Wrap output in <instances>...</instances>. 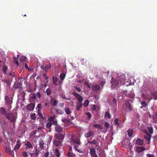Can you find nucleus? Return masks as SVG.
<instances>
[{
    "label": "nucleus",
    "mask_w": 157,
    "mask_h": 157,
    "mask_svg": "<svg viewBox=\"0 0 157 157\" xmlns=\"http://www.w3.org/2000/svg\"><path fill=\"white\" fill-rule=\"evenodd\" d=\"M149 114V117L150 118H152L153 119V122L154 123H156L157 122V113H155L153 114L152 116Z\"/></svg>",
    "instance_id": "14"
},
{
    "label": "nucleus",
    "mask_w": 157,
    "mask_h": 157,
    "mask_svg": "<svg viewBox=\"0 0 157 157\" xmlns=\"http://www.w3.org/2000/svg\"><path fill=\"white\" fill-rule=\"evenodd\" d=\"M86 114L87 116L88 119V120H90L91 117V113L89 112H87L86 113Z\"/></svg>",
    "instance_id": "40"
},
{
    "label": "nucleus",
    "mask_w": 157,
    "mask_h": 157,
    "mask_svg": "<svg viewBox=\"0 0 157 157\" xmlns=\"http://www.w3.org/2000/svg\"><path fill=\"white\" fill-rule=\"evenodd\" d=\"M4 99L7 104L6 105L10 109H11V104L13 102V98L6 95Z\"/></svg>",
    "instance_id": "5"
},
{
    "label": "nucleus",
    "mask_w": 157,
    "mask_h": 157,
    "mask_svg": "<svg viewBox=\"0 0 157 157\" xmlns=\"http://www.w3.org/2000/svg\"><path fill=\"white\" fill-rule=\"evenodd\" d=\"M43 76L46 80H48L49 78L48 77L46 73H44L43 74Z\"/></svg>",
    "instance_id": "55"
},
{
    "label": "nucleus",
    "mask_w": 157,
    "mask_h": 157,
    "mask_svg": "<svg viewBox=\"0 0 157 157\" xmlns=\"http://www.w3.org/2000/svg\"><path fill=\"white\" fill-rule=\"evenodd\" d=\"M140 104L144 107H146L147 106V105L145 101H142Z\"/></svg>",
    "instance_id": "41"
},
{
    "label": "nucleus",
    "mask_w": 157,
    "mask_h": 157,
    "mask_svg": "<svg viewBox=\"0 0 157 157\" xmlns=\"http://www.w3.org/2000/svg\"><path fill=\"white\" fill-rule=\"evenodd\" d=\"M31 98L33 99H35L36 98V94H33L31 96Z\"/></svg>",
    "instance_id": "61"
},
{
    "label": "nucleus",
    "mask_w": 157,
    "mask_h": 157,
    "mask_svg": "<svg viewBox=\"0 0 157 157\" xmlns=\"http://www.w3.org/2000/svg\"><path fill=\"white\" fill-rule=\"evenodd\" d=\"M74 88L79 92H80L81 91V90L80 88L77 87V86H75Z\"/></svg>",
    "instance_id": "58"
},
{
    "label": "nucleus",
    "mask_w": 157,
    "mask_h": 157,
    "mask_svg": "<svg viewBox=\"0 0 157 157\" xmlns=\"http://www.w3.org/2000/svg\"><path fill=\"white\" fill-rule=\"evenodd\" d=\"M128 145H124L123 144V146L124 147H126V148L129 149V150H132V145L129 142H128Z\"/></svg>",
    "instance_id": "23"
},
{
    "label": "nucleus",
    "mask_w": 157,
    "mask_h": 157,
    "mask_svg": "<svg viewBox=\"0 0 157 157\" xmlns=\"http://www.w3.org/2000/svg\"><path fill=\"white\" fill-rule=\"evenodd\" d=\"M21 145V142L20 140H18L16 142V144L14 147L13 149L15 151H17L19 149Z\"/></svg>",
    "instance_id": "9"
},
{
    "label": "nucleus",
    "mask_w": 157,
    "mask_h": 157,
    "mask_svg": "<svg viewBox=\"0 0 157 157\" xmlns=\"http://www.w3.org/2000/svg\"><path fill=\"white\" fill-rule=\"evenodd\" d=\"M39 143L40 147L42 149H44V143L43 141L41 140L39 142Z\"/></svg>",
    "instance_id": "31"
},
{
    "label": "nucleus",
    "mask_w": 157,
    "mask_h": 157,
    "mask_svg": "<svg viewBox=\"0 0 157 157\" xmlns=\"http://www.w3.org/2000/svg\"><path fill=\"white\" fill-rule=\"evenodd\" d=\"M129 137H133L135 135V132L132 128L128 129L127 131Z\"/></svg>",
    "instance_id": "13"
},
{
    "label": "nucleus",
    "mask_w": 157,
    "mask_h": 157,
    "mask_svg": "<svg viewBox=\"0 0 157 157\" xmlns=\"http://www.w3.org/2000/svg\"><path fill=\"white\" fill-rule=\"evenodd\" d=\"M8 68V67L6 66H3L2 69V71H3V73L5 74L6 72V70Z\"/></svg>",
    "instance_id": "37"
},
{
    "label": "nucleus",
    "mask_w": 157,
    "mask_h": 157,
    "mask_svg": "<svg viewBox=\"0 0 157 157\" xmlns=\"http://www.w3.org/2000/svg\"><path fill=\"white\" fill-rule=\"evenodd\" d=\"M30 117H31V119L34 120H35L36 118V114L35 113H33L31 114L30 115Z\"/></svg>",
    "instance_id": "38"
},
{
    "label": "nucleus",
    "mask_w": 157,
    "mask_h": 157,
    "mask_svg": "<svg viewBox=\"0 0 157 157\" xmlns=\"http://www.w3.org/2000/svg\"><path fill=\"white\" fill-rule=\"evenodd\" d=\"M51 99L50 101V103L53 106H57L58 103L57 100L54 98H52L51 97Z\"/></svg>",
    "instance_id": "15"
},
{
    "label": "nucleus",
    "mask_w": 157,
    "mask_h": 157,
    "mask_svg": "<svg viewBox=\"0 0 157 157\" xmlns=\"http://www.w3.org/2000/svg\"><path fill=\"white\" fill-rule=\"evenodd\" d=\"M142 132L144 134L143 136L147 141L150 142L151 135L153 132V128H143L141 130Z\"/></svg>",
    "instance_id": "1"
},
{
    "label": "nucleus",
    "mask_w": 157,
    "mask_h": 157,
    "mask_svg": "<svg viewBox=\"0 0 157 157\" xmlns=\"http://www.w3.org/2000/svg\"><path fill=\"white\" fill-rule=\"evenodd\" d=\"M48 155H49V152H48L45 153L44 155V156L45 157H48Z\"/></svg>",
    "instance_id": "64"
},
{
    "label": "nucleus",
    "mask_w": 157,
    "mask_h": 157,
    "mask_svg": "<svg viewBox=\"0 0 157 157\" xmlns=\"http://www.w3.org/2000/svg\"><path fill=\"white\" fill-rule=\"evenodd\" d=\"M17 58L14 57H13V61H14V63H15L17 66H18L19 65V63L17 59L18 57L19 56V55H17Z\"/></svg>",
    "instance_id": "29"
},
{
    "label": "nucleus",
    "mask_w": 157,
    "mask_h": 157,
    "mask_svg": "<svg viewBox=\"0 0 157 157\" xmlns=\"http://www.w3.org/2000/svg\"><path fill=\"white\" fill-rule=\"evenodd\" d=\"M22 155L24 157H27L28 154L26 151H24L22 153Z\"/></svg>",
    "instance_id": "53"
},
{
    "label": "nucleus",
    "mask_w": 157,
    "mask_h": 157,
    "mask_svg": "<svg viewBox=\"0 0 157 157\" xmlns=\"http://www.w3.org/2000/svg\"><path fill=\"white\" fill-rule=\"evenodd\" d=\"M51 119V122H48L46 124V128H50L52 125V122H53V117H51L50 118Z\"/></svg>",
    "instance_id": "24"
},
{
    "label": "nucleus",
    "mask_w": 157,
    "mask_h": 157,
    "mask_svg": "<svg viewBox=\"0 0 157 157\" xmlns=\"http://www.w3.org/2000/svg\"><path fill=\"white\" fill-rule=\"evenodd\" d=\"M5 150L6 152L11 155H14L13 150H11L9 146H6L5 147Z\"/></svg>",
    "instance_id": "10"
},
{
    "label": "nucleus",
    "mask_w": 157,
    "mask_h": 157,
    "mask_svg": "<svg viewBox=\"0 0 157 157\" xmlns=\"http://www.w3.org/2000/svg\"><path fill=\"white\" fill-rule=\"evenodd\" d=\"M84 84L86 85L89 88H90L91 87V84L88 83L87 81H85L84 82Z\"/></svg>",
    "instance_id": "47"
},
{
    "label": "nucleus",
    "mask_w": 157,
    "mask_h": 157,
    "mask_svg": "<svg viewBox=\"0 0 157 157\" xmlns=\"http://www.w3.org/2000/svg\"><path fill=\"white\" fill-rule=\"evenodd\" d=\"M34 107L35 104L33 103H31L26 106L27 109L29 111L33 110L34 109Z\"/></svg>",
    "instance_id": "12"
},
{
    "label": "nucleus",
    "mask_w": 157,
    "mask_h": 157,
    "mask_svg": "<svg viewBox=\"0 0 157 157\" xmlns=\"http://www.w3.org/2000/svg\"><path fill=\"white\" fill-rule=\"evenodd\" d=\"M141 96V97L143 99H145L146 100H149V102H150V101L152 99V97L150 95L148 94H142Z\"/></svg>",
    "instance_id": "7"
},
{
    "label": "nucleus",
    "mask_w": 157,
    "mask_h": 157,
    "mask_svg": "<svg viewBox=\"0 0 157 157\" xmlns=\"http://www.w3.org/2000/svg\"><path fill=\"white\" fill-rule=\"evenodd\" d=\"M30 154L32 157H36L37 156L35 152L32 153H30Z\"/></svg>",
    "instance_id": "49"
},
{
    "label": "nucleus",
    "mask_w": 157,
    "mask_h": 157,
    "mask_svg": "<svg viewBox=\"0 0 157 157\" xmlns=\"http://www.w3.org/2000/svg\"><path fill=\"white\" fill-rule=\"evenodd\" d=\"M21 85L22 84L21 82H15L14 83L13 87L14 89H18L19 90H20L22 88L21 87Z\"/></svg>",
    "instance_id": "11"
},
{
    "label": "nucleus",
    "mask_w": 157,
    "mask_h": 157,
    "mask_svg": "<svg viewBox=\"0 0 157 157\" xmlns=\"http://www.w3.org/2000/svg\"><path fill=\"white\" fill-rule=\"evenodd\" d=\"M7 113H6V110L3 107L0 108V113L5 115L6 117V114Z\"/></svg>",
    "instance_id": "20"
},
{
    "label": "nucleus",
    "mask_w": 157,
    "mask_h": 157,
    "mask_svg": "<svg viewBox=\"0 0 157 157\" xmlns=\"http://www.w3.org/2000/svg\"><path fill=\"white\" fill-rule=\"evenodd\" d=\"M80 156V157H88L87 154H81Z\"/></svg>",
    "instance_id": "59"
},
{
    "label": "nucleus",
    "mask_w": 157,
    "mask_h": 157,
    "mask_svg": "<svg viewBox=\"0 0 157 157\" xmlns=\"http://www.w3.org/2000/svg\"><path fill=\"white\" fill-rule=\"evenodd\" d=\"M92 89L94 91H97L100 89V86L97 84L93 85L92 87Z\"/></svg>",
    "instance_id": "22"
},
{
    "label": "nucleus",
    "mask_w": 157,
    "mask_h": 157,
    "mask_svg": "<svg viewBox=\"0 0 157 157\" xmlns=\"http://www.w3.org/2000/svg\"><path fill=\"white\" fill-rule=\"evenodd\" d=\"M55 154L57 157H60V153L58 149H56L55 150Z\"/></svg>",
    "instance_id": "32"
},
{
    "label": "nucleus",
    "mask_w": 157,
    "mask_h": 157,
    "mask_svg": "<svg viewBox=\"0 0 157 157\" xmlns=\"http://www.w3.org/2000/svg\"><path fill=\"white\" fill-rule=\"evenodd\" d=\"M25 147L26 150H31L33 149V146L29 141L25 142Z\"/></svg>",
    "instance_id": "6"
},
{
    "label": "nucleus",
    "mask_w": 157,
    "mask_h": 157,
    "mask_svg": "<svg viewBox=\"0 0 157 157\" xmlns=\"http://www.w3.org/2000/svg\"><path fill=\"white\" fill-rule=\"evenodd\" d=\"M65 111L66 114H69L71 113L70 110L68 108L65 109Z\"/></svg>",
    "instance_id": "42"
},
{
    "label": "nucleus",
    "mask_w": 157,
    "mask_h": 157,
    "mask_svg": "<svg viewBox=\"0 0 157 157\" xmlns=\"http://www.w3.org/2000/svg\"><path fill=\"white\" fill-rule=\"evenodd\" d=\"M136 143L137 144L142 145L143 144V140L138 139L136 140Z\"/></svg>",
    "instance_id": "26"
},
{
    "label": "nucleus",
    "mask_w": 157,
    "mask_h": 157,
    "mask_svg": "<svg viewBox=\"0 0 157 157\" xmlns=\"http://www.w3.org/2000/svg\"><path fill=\"white\" fill-rule=\"evenodd\" d=\"M55 136L58 140H63L64 138V135L63 134H55Z\"/></svg>",
    "instance_id": "16"
},
{
    "label": "nucleus",
    "mask_w": 157,
    "mask_h": 157,
    "mask_svg": "<svg viewBox=\"0 0 157 157\" xmlns=\"http://www.w3.org/2000/svg\"><path fill=\"white\" fill-rule=\"evenodd\" d=\"M125 77L124 76H123V77H120L119 80L120 82H124L125 80Z\"/></svg>",
    "instance_id": "44"
},
{
    "label": "nucleus",
    "mask_w": 157,
    "mask_h": 157,
    "mask_svg": "<svg viewBox=\"0 0 157 157\" xmlns=\"http://www.w3.org/2000/svg\"><path fill=\"white\" fill-rule=\"evenodd\" d=\"M147 157H155V155L153 154H148L146 155Z\"/></svg>",
    "instance_id": "48"
},
{
    "label": "nucleus",
    "mask_w": 157,
    "mask_h": 157,
    "mask_svg": "<svg viewBox=\"0 0 157 157\" xmlns=\"http://www.w3.org/2000/svg\"><path fill=\"white\" fill-rule=\"evenodd\" d=\"M38 115L40 118L41 119H43L44 117L41 113L38 112Z\"/></svg>",
    "instance_id": "56"
},
{
    "label": "nucleus",
    "mask_w": 157,
    "mask_h": 157,
    "mask_svg": "<svg viewBox=\"0 0 157 157\" xmlns=\"http://www.w3.org/2000/svg\"><path fill=\"white\" fill-rule=\"evenodd\" d=\"M78 152H79L80 153H82V154H83L84 153L83 151L81 149H79L78 151Z\"/></svg>",
    "instance_id": "63"
},
{
    "label": "nucleus",
    "mask_w": 157,
    "mask_h": 157,
    "mask_svg": "<svg viewBox=\"0 0 157 157\" xmlns=\"http://www.w3.org/2000/svg\"><path fill=\"white\" fill-rule=\"evenodd\" d=\"M65 75L63 73H61L60 75V77L61 79L63 80L65 77Z\"/></svg>",
    "instance_id": "45"
},
{
    "label": "nucleus",
    "mask_w": 157,
    "mask_h": 157,
    "mask_svg": "<svg viewBox=\"0 0 157 157\" xmlns=\"http://www.w3.org/2000/svg\"><path fill=\"white\" fill-rule=\"evenodd\" d=\"M6 117L8 120H9L14 125L16 121V117L11 113H8L6 115Z\"/></svg>",
    "instance_id": "4"
},
{
    "label": "nucleus",
    "mask_w": 157,
    "mask_h": 157,
    "mask_svg": "<svg viewBox=\"0 0 157 157\" xmlns=\"http://www.w3.org/2000/svg\"><path fill=\"white\" fill-rule=\"evenodd\" d=\"M52 80L53 83V84L56 85H58L60 83V82L59 81V80L56 78H55L54 77H52Z\"/></svg>",
    "instance_id": "18"
},
{
    "label": "nucleus",
    "mask_w": 157,
    "mask_h": 157,
    "mask_svg": "<svg viewBox=\"0 0 157 157\" xmlns=\"http://www.w3.org/2000/svg\"><path fill=\"white\" fill-rule=\"evenodd\" d=\"M89 104V101L88 100H85L83 104V105L85 107H86L88 106Z\"/></svg>",
    "instance_id": "35"
},
{
    "label": "nucleus",
    "mask_w": 157,
    "mask_h": 157,
    "mask_svg": "<svg viewBox=\"0 0 157 157\" xmlns=\"http://www.w3.org/2000/svg\"><path fill=\"white\" fill-rule=\"evenodd\" d=\"M67 157H76V155L71 151L68 152L67 154Z\"/></svg>",
    "instance_id": "25"
},
{
    "label": "nucleus",
    "mask_w": 157,
    "mask_h": 157,
    "mask_svg": "<svg viewBox=\"0 0 157 157\" xmlns=\"http://www.w3.org/2000/svg\"><path fill=\"white\" fill-rule=\"evenodd\" d=\"M36 97L39 98H40L41 95L40 94L39 92H37L36 94Z\"/></svg>",
    "instance_id": "52"
},
{
    "label": "nucleus",
    "mask_w": 157,
    "mask_h": 157,
    "mask_svg": "<svg viewBox=\"0 0 157 157\" xmlns=\"http://www.w3.org/2000/svg\"><path fill=\"white\" fill-rule=\"evenodd\" d=\"M94 134V132L91 131H89L88 132L86 133L85 134V136L87 138L91 136Z\"/></svg>",
    "instance_id": "19"
},
{
    "label": "nucleus",
    "mask_w": 157,
    "mask_h": 157,
    "mask_svg": "<svg viewBox=\"0 0 157 157\" xmlns=\"http://www.w3.org/2000/svg\"><path fill=\"white\" fill-rule=\"evenodd\" d=\"M109 124L108 122H105V128H108Z\"/></svg>",
    "instance_id": "62"
},
{
    "label": "nucleus",
    "mask_w": 157,
    "mask_h": 157,
    "mask_svg": "<svg viewBox=\"0 0 157 157\" xmlns=\"http://www.w3.org/2000/svg\"><path fill=\"white\" fill-rule=\"evenodd\" d=\"M61 143V142L60 141L58 140L57 139H55L53 141V144L56 146H59Z\"/></svg>",
    "instance_id": "17"
},
{
    "label": "nucleus",
    "mask_w": 157,
    "mask_h": 157,
    "mask_svg": "<svg viewBox=\"0 0 157 157\" xmlns=\"http://www.w3.org/2000/svg\"><path fill=\"white\" fill-rule=\"evenodd\" d=\"M56 111L57 113L58 114H60L63 113V112L61 110V109H56Z\"/></svg>",
    "instance_id": "39"
},
{
    "label": "nucleus",
    "mask_w": 157,
    "mask_h": 157,
    "mask_svg": "<svg viewBox=\"0 0 157 157\" xmlns=\"http://www.w3.org/2000/svg\"><path fill=\"white\" fill-rule=\"evenodd\" d=\"M88 143H89L92 144H96V141L94 140H93L92 141H88Z\"/></svg>",
    "instance_id": "51"
},
{
    "label": "nucleus",
    "mask_w": 157,
    "mask_h": 157,
    "mask_svg": "<svg viewBox=\"0 0 157 157\" xmlns=\"http://www.w3.org/2000/svg\"><path fill=\"white\" fill-rule=\"evenodd\" d=\"M145 150V149L142 147H137L136 148V151L138 152H140Z\"/></svg>",
    "instance_id": "27"
},
{
    "label": "nucleus",
    "mask_w": 157,
    "mask_h": 157,
    "mask_svg": "<svg viewBox=\"0 0 157 157\" xmlns=\"http://www.w3.org/2000/svg\"><path fill=\"white\" fill-rule=\"evenodd\" d=\"M104 117L110 119L111 118V117L109 113L108 112L106 111L105 113Z\"/></svg>",
    "instance_id": "28"
},
{
    "label": "nucleus",
    "mask_w": 157,
    "mask_h": 157,
    "mask_svg": "<svg viewBox=\"0 0 157 157\" xmlns=\"http://www.w3.org/2000/svg\"><path fill=\"white\" fill-rule=\"evenodd\" d=\"M26 59V58L24 56H21L20 57L19 60L21 62H25Z\"/></svg>",
    "instance_id": "33"
},
{
    "label": "nucleus",
    "mask_w": 157,
    "mask_h": 157,
    "mask_svg": "<svg viewBox=\"0 0 157 157\" xmlns=\"http://www.w3.org/2000/svg\"><path fill=\"white\" fill-rule=\"evenodd\" d=\"M9 75L11 76L12 77H14L15 76L14 73L13 72H10L8 74Z\"/></svg>",
    "instance_id": "60"
},
{
    "label": "nucleus",
    "mask_w": 157,
    "mask_h": 157,
    "mask_svg": "<svg viewBox=\"0 0 157 157\" xmlns=\"http://www.w3.org/2000/svg\"><path fill=\"white\" fill-rule=\"evenodd\" d=\"M118 83H119V81L117 80H115L113 82V84H115L114 85L115 86H117V85H118Z\"/></svg>",
    "instance_id": "57"
},
{
    "label": "nucleus",
    "mask_w": 157,
    "mask_h": 157,
    "mask_svg": "<svg viewBox=\"0 0 157 157\" xmlns=\"http://www.w3.org/2000/svg\"><path fill=\"white\" fill-rule=\"evenodd\" d=\"M2 82L6 84L7 86H9L11 85V82L10 80L7 79L3 78L2 79Z\"/></svg>",
    "instance_id": "21"
},
{
    "label": "nucleus",
    "mask_w": 157,
    "mask_h": 157,
    "mask_svg": "<svg viewBox=\"0 0 157 157\" xmlns=\"http://www.w3.org/2000/svg\"><path fill=\"white\" fill-rule=\"evenodd\" d=\"M55 130L56 132H59L62 131V128H55Z\"/></svg>",
    "instance_id": "50"
},
{
    "label": "nucleus",
    "mask_w": 157,
    "mask_h": 157,
    "mask_svg": "<svg viewBox=\"0 0 157 157\" xmlns=\"http://www.w3.org/2000/svg\"><path fill=\"white\" fill-rule=\"evenodd\" d=\"M152 96L153 97V99L155 100L157 99V92H153L152 94Z\"/></svg>",
    "instance_id": "34"
},
{
    "label": "nucleus",
    "mask_w": 157,
    "mask_h": 157,
    "mask_svg": "<svg viewBox=\"0 0 157 157\" xmlns=\"http://www.w3.org/2000/svg\"><path fill=\"white\" fill-rule=\"evenodd\" d=\"M40 151L38 150L36 148L35 149V153L37 156L38 155V154H39L40 153Z\"/></svg>",
    "instance_id": "54"
},
{
    "label": "nucleus",
    "mask_w": 157,
    "mask_h": 157,
    "mask_svg": "<svg viewBox=\"0 0 157 157\" xmlns=\"http://www.w3.org/2000/svg\"><path fill=\"white\" fill-rule=\"evenodd\" d=\"M114 123L118 126L120 124L118 123V118L116 119L114 121Z\"/></svg>",
    "instance_id": "46"
},
{
    "label": "nucleus",
    "mask_w": 157,
    "mask_h": 157,
    "mask_svg": "<svg viewBox=\"0 0 157 157\" xmlns=\"http://www.w3.org/2000/svg\"><path fill=\"white\" fill-rule=\"evenodd\" d=\"M46 92L47 95H49L51 94V90L50 89L48 88L46 90Z\"/></svg>",
    "instance_id": "36"
},
{
    "label": "nucleus",
    "mask_w": 157,
    "mask_h": 157,
    "mask_svg": "<svg viewBox=\"0 0 157 157\" xmlns=\"http://www.w3.org/2000/svg\"><path fill=\"white\" fill-rule=\"evenodd\" d=\"M51 65H50L48 64L46 65L45 67L44 71H47V70L49 69L51 67Z\"/></svg>",
    "instance_id": "43"
},
{
    "label": "nucleus",
    "mask_w": 157,
    "mask_h": 157,
    "mask_svg": "<svg viewBox=\"0 0 157 157\" xmlns=\"http://www.w3.org/2000/svg\"><path fill=\"white\" fill-rule=\"evenodd\" d=\"M72 94L78 100V101L77 102L76 108V110L79 111L82 105V102L83 101V99L81 95L75 92H73Z\"/></svg>",
    "instance_id": "2"
},
{
    "label": "nucleus",
    "mask_w": 157,
    "mask_h": 157,
    "mask_svg": "<svg viewBox=\"0 0 157 157\" xmlns=\"http://www.w3.org/2000/svg\"><path fill=\"white\" fill-rule=\"evenodd\" d=\"M95 150L94 148H91L90 150V154L91 155H93L96 154Z\"/></svg>",
    "instance_id": "30"
},
{
    "label": "nucleus",
    "mask_w": 157,
    "mask_h": 157,
    "mask_svg": "<svg viewBox=\"0 0 157 157\" xmlns=\"http://www.w3.org/2000/svg\"><path fill=\"white\" fill-rule=\"evenodd\" d=\"M125 105L126 108L128 109L129 111H131L133 110V106L127 100L125 101Z\"/></svg>",
    "instance_id": "8"
},
{
    "label": "nucleus",
    "mask_w": 157,
    "mask_h": 157,
    "mask_svg": "<svg viewBox=\"0 0 157 157\" xmlns=\"http://www.w3.org/2000/svg\"><path fill=\"white\" fill-rule=\"evenodd\" d=\"M71 142L74 144V148L76 151H78L79 149H78V146H76V144H80V140L75 136H73L71 137Z\"/></svg>",
    "instance_id": "3"
}]
</instances>
